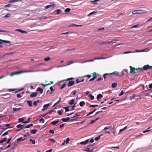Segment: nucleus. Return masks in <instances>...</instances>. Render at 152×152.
Here are the masks:
<instances>
[{"mask_svg":"<svg viewBox=\"0 0 152 152\" xmlns=\"http://www.w3.org/2000/svg\"><path fill=\"white\" fill-rule=\"evenodd\" d=\"M129 67L130 69V73L131 74L133 75L136 73L135 71V70H140L141 71L139 72H142V70H146L148 69H152V66H150L149 65L147 64L144 66L143 67L141 68H135L131 66H130Z\"/></svg>","mask_w":152,"mask_h":152,"instance_id":"nucleus-1","label":"nucleus"},{"mask_svg":"<svg viewBox=\"0 0 152 152\" xmlns=\"http://www.w3.org/2000/svg\"><path fill=\"white\" fill-rule=\"evenodd\" d=\"M33 71H30V70H28V71H19L15 72H13L11 74L10 76H12L14 75H18L19 74H21L24 73L26 72H33Z\"/></svg>","mask_w":152,"mask_h":152,"instance_id":"nucleus-2","label":"nucleus"},{"mask_svg":"<svg viewBox=\"0 0 152 152\" xmlns=\"http://www.w3.org/2000/svg\"><path fill=\"white\" fill-rule=\"evenodd\" d=\"M15 54L14 53H7L5 54L1 53L0 54V57H6L7 56H14V54Z\"/></svg>","mask_w":152,"mask_h":152,"instance_id":"nucleus-3","label":"nucleus"},{"mask_svg":"<svg viewBox=\"0 0 152 152\" xmlns=\"http://www.w3.org/2000/svg\"><path fill=\"white\" fill-rule=\"evenodd\" d=\"M61 120L65 122H67L69 121H75L76 120V119H72L70 120V118L69 117H67L66 118H62L61 119Z\"/></svg>","mask_w":152,"mask_h":152,"instance_id":"nucleus-4","label":"nucleus"},{"mask_svg":"<svg viewBox=\"0 0 152 152\" xmlns=\"http://www.w3.org/2000/svg\"><path fill=\"white\" fill-rule=\"evenodd\" d=\"M23 89H24V88H21V89H8V91H9V92H10L11 91H15V93H16L18 92H19V91H22Z\"/></svg>","mask_w":152,"mask_h":152,"instance_id":"nucleus-5","label":"nucleus"},{"mask_svg":"<svg viewBox=\"0 0 152 152\" xmlns=\"http://www.w3.org/2000/svg\"><path fill=\"white\" fill-rule=\"evenodd\" d=\"M55 6V4L53 2L52 3H50V4L48 5L45 6V9H48L50 7L53 8Z\"/></svg>","mask_w":152,"mask_h":152,"instance_id":"nucleus-6","label":"nucleus"},{"mask_svg":"<svg viewBox=\"0 0 152 152\" xmlns=\"http://www.w3.org/2000/svg\"><path fill=\"white\" fill-rule=\"evenodd\" d=\"M76 50H77L75 48H73L71 49L69 48L67 50V51L69 52V53L73 54L75 52H76Z\"/></svg>","mask_w":152,"mask_h":152,"instance_id":"nucleus-7","label":"nucleus"},{"mask_svg":"<svg viewBox=\"0 0 152 152\" xmlns=\"http://www.w3.org/2000/svg\"><path fill=\"white\" fill-rule=\"evenodd\" d=\"M134 52H141V50H136L134 52H132L131 51H125L123 52V54H128L132 53H134Z\"/></svg>","mask_w":152,"mask_h":152,"instance_id":"nucleus-8","label":"nucleus"},{"mask_svg":"<svg viewBox=\"0 0 152 152\" xmlns=\"http://www.w3.org/2000/svg\"><path fill=\"white\" fill-rule=\"evenodd\" d=\"M75 82L74 81H69V83L68 84L67 86L68 87H70L73 86Z\"/></svg>","mask_w":152,"mask_h":152,"instance_id":"nucleus-9","label":"nucleus"},{"mask_svg":"<svg viewBox=\"0 0 152 152\" xmlns=\"http://www.w3.org/2000/svg\"><path fill=\"white\" fill-rule=\"evenodd\" d=\"M50 106V104L48 103L44 105L43 106V108L42 109V111H44L48 108Z\"/></svg>","mask_w":152,"mask_h":152,"instance_id":"nucleus-10","label":"nucleus"},{"mask_svg":"<svg viewBox=\"0 0 152 152\" xmlns=\"http://www.w3.org/2000/svg\"><path fill=\"white\" fill-rule=\"evenodd\" d=\"M38 95L37 93V92H33L30 95V97L31 98L35 97Z\"/></svg>","mask_w":152,"mask_h":152,"instance_id":"nucleus-11","label":"nucleus"},{"mask_svg":"<svg viewBox=\"0 0 152 152\" xmlns=\"http://www.w3.org/2000/svg\"><path fill=\"white\" fill-rule=\"evenodd\" d=\"M107 58H94L93 60H90L87 61V62H91L97 59H105Z\"/></svg>","mask_w":152,"mask_h":152,"instance_id":"nucleus-12","label":"nucleus"},{"mask_svg":"<svg viewBox=\"0 0 152 152\" xmlns=\"http://www.w3.org/2000/svg\"><path fill=\"white\" fill-rule=\"evenodd\" d=\"M138 14H144L147 12L146 10H138Z\"/></svg>","mask_w":152,"mask_h":152,"instance_id":"nucleus-13","label":"nucleus"},{"mask_svg":"<svg viewBox=\"0 0 152 152\" xmlns=\"http://www.w3.org/2000/svg\"><path fill=\"white\" fill-rule=\"evenodd\" d=\"M16 31H19L21 33H23V34H27V32L26 31H23L21 29H17L15 30Z\"/></svg>","mask_w":152,"mask_h":152,"instance_id":"nucleus-14","label":"nucleus"},{"mask_svg":"<svg viewBox=\"0 0 152 152\" xmlns=\"http://www.w3.org/2000/svg\"><path fill=\"white\" fill-rule=\"evenodd\" d=\"M53 82L50 81V83H46L45 84H41V85L43 86L45 88V86H49L52 84H53Z\"/></svg>","mask_w":152,"mask_h":152,"instance_id":"nucleus-15","label":"nucleus"},{"mask_svg":"<svg viewBox=\"0 0 152 152\" xmlns=\"http://www.w3.org/2000/svg\"><path fill=\"white\" fill-rule=\"evenodd\" d=\"M83 26L82 25H77V24H72L71 25H70L69 26H68V27H73V26H77V27H80V26Z\"/></svg>","mask_w":152,"mask_h":152,"instance_id":"nucleus-16","label":"nucleus"},{"mask_svg":"<svg viewBox=\"0 0 152 152\" xmlns=\"http://www.w3.org/2000/svg\"><path fill=\"white\" fill-rule=\"evenodd\" d=\"M93 149H90V148H87L85 151L87 152H93Z\"/></svg>","mask_w":152,"mask_h":152,"instance_id":"nucleus-17","label":"nucleus"},{"mask_svg":"<svg viewBox=\"0 0 152 152\" xmlns=\"http://www.w3.org/2000/svg\"><path fill=\"white\" fill-rule=\"evenodd\" d=\"M89 139H87L85 141H83L81 142L80 143L81 145H86L88 143V142L89 141Z\"/></svg>","mask_w":152,"mask_h":152,"instance_id":"nucleus-18","label":"nucleus"},{"mask_svg":"<svg viewBox=\"0 0 152 152\" xmlns=\"http://www.w3.org/2000/svg\"><path fill=\"white\" fill-rule=\"evenodd\" d=\"M26 139L25 138H24L23 139L22 137H20L17 139V141H21L24 140Z\"/></svg>","mask_w":152,"mask_h":152,"instance_id":"nucleus-19","label":"nucleus"},{"mask_svg":"<svg viewBox=\"0 0 152 152\" xmlns=\"http://www.w3.org/2000/svg\"><path fill=\"white\" fill-rule=\"evenodd\" d=\"M21 109H22V108H21V107H19V108H16L14 107L13 108V110L14 112H16V111H18Z\"/></svg>","mask_w":152,"mask_h":152,"instance_id":"nucleus-20","label":"nucleus"},{"mask_svg":"<svg viewBox=\"0 0 152 152\" xmlns=\"http://www.w3.org/2000/svg\"><path fill=\"white\" fill-rule=\"evenodd\" d=\"M37 90L40 92L41 94H42L43 92V89L42 88H41L40 87H39L37 89Z\"/></svg>","mask_w":152,"mask_h":152,"instance_id":"nucleus-21","label":"nucleus"},{"mask_svg":"<svg viewBox=\"0 0 152 152\" xmlns=\"http://www.w3.org/2000/svg\"><path fill=\"white\" fill-rule=\"evenodd\" d=\"M37 131V129H33L30 131V133L33 134H35Z\"/></svg>","mask_w":152,"mask_h":152,"instance_id":"nucleus-22","label":"nucleus"},{"mask_svg":"<svg viewBox=\"0 0 152 152\" xmlns=\"http://www.w3.org/2000/svg\"><path fill=\"white\" fill-rule=\"evenodd\" d=\"M103 97V95L101 94H99L97 95V99L98 100H99L101 98H102Z\"/></svg>","mask_w":152,"mask_h":152,"instance_id":"nucleus-23","label":"nucleus"},{"mask_svg":"<svg viewBox=\"0 0 152 152\" xmlns=\"http://www.w3.org/2000/svg\"><path fill=\"white\" fill-rule=\"evenodd\" d=\"M0 41H2V42H4L5 43H10V45H11V44L10 43V41H7V40H2V39H0Z\"/></svg>","mask_w":152,"mask_h":152,"instance_id":"nucleus-24","label":"nucleus"},{"mask_svg":"<svg viewBox=\"0 0 152 152\" xmlns=\"http://www.w3.org/2000/svg\"><path fill=\"white\" fill-rule=\"evenodd\" d=\"M85 104V102L84 101H82L80 102L79 104L80 107H83Z\"/></svg>","mask_w":152,"mask_h":152,"instance_id":"nucleus-25","label":"nucleus"},{"mask_svg":"<svg viewBox=\"0 0 152 152\" xmlns=\"http://www.w3.org/2000/svg\"><path fill=\"white\" fill-rule=\"evenodd\" d=\"M24 121V119L23 118H20L18 119V122H22L24 123V122H25Z\"/></svg>","mask_w":152,"mask_h":152,"instance_id":"nucleus-26","label":"nucleus"},{"mask_svg":"<svg viewBox=\"0 0 152 152\" xmlns=\"http://www.w3.org/2000/svg\"><path fill=\"white\" fill-rule=\"evenodd\" d=\"M80 116V115H78L77 114H75V115L73 116V117H71V118H75L76 119L78 118H79V117Z\"/></svg>","mask_w":152,"mask_h":152,"instance_id":"nucleus-27","label":"nucleus"},{"mask_svg":"<svg viewBox=\"0 0 152 152\" xmlns=\"http://www.w3.org/2000/svg\"><path fill=\"white\" fill-rule=\"evenodd\" d=\"M7 140V138H4L2 139V140H0V143H3L4 142H5Z\"/></svg>","mask_w":152,"mask_h":152,"instance_id":"nucleus-28","label":"nucleus"},{"mask_svg":"<svg viewBox=\"0 0 152 152\" xmlns=\"http://www.w3.org/2000/svg\"><path fill=\"white\" fill-rule=\"evenodd\" d=\"M73 79H74V78L73 77L68 78V79H66L62 80H61V81H60V83H61L64 81H68V80H72Z\"/></svg>","mask_w":152,"mask_h":152,"instance_id":"nucleus-29","label":"nucleus"},{"mask_svg":"<svg viewBox=\"0 0 152 152\" xmlns=\"http://www.w3.org/2000/svg\"><path fill=\"white\" fill-rule=\"evenodd\" d=\"M117 85V83H112L111 86L113 88H115L116 86Z\"/></svg>","mask_w":152,"mask_h":152,"instance_id":"nucleus-30","label":"nucleus"},{"mask_svg":"<svg viewBox=\"0 0 152 152\" xmlns=\"http://www.w3.org/2000/svg\"><path fill=\"white\" fill-rule=\"evenodd\" d=\"M27 102L28 104L29 105V106L30 107H31L32 106V102L31 101H27Z\"/></svg>","mask_w":152,"mask_h":152,"instance_id":"nucleus-31","label":"nucleus"},{"mask_svg":"<svg viewBox=\"0 0 152 152\" xmlns=\"http://www.w3.org/2000/svg\"><path fill=\"white\" fill-rule=\"evenodd\" d=\"M33 124H31L26 126L25 127V128L26 129V128H29L32 127V126H33Z\"/></svg>","mask_w":152,"mask_h":152,"instance_id":"nucleus-32","label":"nucleus"},{"mask_svg":"<svg viewBox=\"0 0 152 152\" xmlns=\"http://www.w3.org/2000/svg\"><path fill=\"white\" fill-rule=\"evenodd\" d=\"M74 62V61H70L67 62V65H69Z\"/></svg>","mask_w":152,"mask_h":152,"instance_id":"nucleus-33","label":"nucleus"},{"mask_svg":"<svg viewBox=\"0 0 152 152\" xmlns=\"http://www.w3.org/2000/svg\"><path fill=\"white\" fill-rule=\"evenodd\" d=\"M11 16V15L10 14L8 13L7 14L4 16L3 17V18H7L10 17Z\"/></svg>","mask_w":152,"mask_h":152,"instance_id":"nucleus-34","label":"nucleus"},{"mask_svg":"<svg viewBox=\"0 0 152 152\" xmlns=\"http://www.w3.org/2000/svg\"><path fill=\"white\" fill-rule=\"evenodd\" d=\"M29 141L30 142H31L33 144H34L36 143L35 141L34 140H33L32 139H30L29 140Z\"/></svg>","mask_w":152,"mask_h":152,"instance_id":"nucleus-35","label":"nucleus"},{"mask_svg":"<svg viewBox=\"0 0 152 152\" xmlns=\"http://www.w3.org/2000/svg\"><path fill=\"white\" fill-rule=\"evenodd\" d=\"M75 102V100L74 99H72L70 100V102H69V103L70 105H72L74 104Z\"/></svg>","mask_w":152,"mask_h":152,"instance_id":"nucleus-36","label":"nucleus"},{"mask_svg":"<svg viewBox=\"0 0 152 152\" xmlns=\"http://www.w3.org/2000/svg\"><path fill=\"white\" fill-rule=\"evenodd\" d=\"M88 96L90 97V99L91 100H93L94 98V96L91 94H89Z\"/></svg>","mask_w":152,"mask_h":152,"instance_id":"nucleus-37","label":"nucleus"},{"mask_svg":"<svg viewBox=\"0 0 152 152\" xmlns=\"http://www.w3.org/2000/svg\"><path fill=\"white\" fill-rule=\"evenodd\" d=\"M71 10V9L69 8H67L65 10V12L67 13L69 12Z\"/></svg>","mask_w":152,"mask_h":152,"instance_id":"nucleus-38","label":"nucleus"},{"mask_svg":"<svg viewBox=\"0 0 152 152\" xmlns=\"http://www.w3.org/2000/svg\"><path fill=\"white\" fill-rule=\"evenodd\" d=\"M101 135H101L100 136H98L97 137H96L95 138V140L96 141H97V140H99L100 139V136Z\"/></svg>","mask_w":152,"mask_h":152,"instance_id":"nucleus-39","label":"nucleus"},{"mask_svg":"<svg viewBox=\"0 0 152 152\" xmlns=\"http://www.w3.org/2000/svg\"><path fill=\"white\" fill-rule=\"evenodd\" d=\"M69 140H70L69 138V137H68V138H67L66 141H64V142H66V144H68L69 143Z\"/></svg>","mask_w":152,"mask_h":152,"instance_id":"nucleus-40","label":"nucleus"},{"mask_svg":"<svg viewBox=\"0 0 152 152\" xmlns=\"http://www.w3.org/2000/svg\"><path fill=\"white\" fill-rule=\"evenodd\" d=\"M31 119V118H29L28 119V120H27V121H25L24 122V123H25V124H26V123H28L30 122V120Z\"/></svg>","mask_w":152,"mask_h":152,"instance_id":"nucleus-41","label":"nucleus"},{"mask_svg":"<svg viewBox=\"0 0 152 152\" xmlns=\"http://www.w3.org/2000/svg\"><path fill=\"white\" fill-rule=\"evenodd\" d=\"M139 24H137V25H134L132 26V28H134L137 27L139 25Z\"/></svg>","mask_w":152,"mask_h":152,"instance_id":"nucleus-42","label":"nucleus"},{"mask_svg":"<svg viewBox=\"0 0 152 152\" xmlns=\"http://www.w3.org/2000/svg\"><path fill=\"white\" fill-rule=\"evenodd\" d=\"M0 32H5L7 33H11V32L9 31H6L5 30H0Z\"/></svg>","mask_w":152,"mask_h":152,"instance_id":"nucleus-43","label":"nucleus"},{"mask_svg":"<svg viewBox=\"0 0 152 152\" xmlns=\"http://www.w3.org/2000/svg\"><path fill=\"white\" fill-rule=\"evenodd\" d=\"M132 13L133 14H138V10H136L133 11L132 12Z\"/></svg>","mask_w":152,"mask_h":152,"instance_id":"nucleus-44","label":"nucleus"},{"mask_svg":"<svg viewBox=\"0 0 152 152\" xmlns=\"http://www.w3.org/2000/svg\"><path fill=\"white\" fill-rule=\"evenodd\" d=\"M50 59V58H45L44 60L45 61H48Z\"/></svg>","mask_w":152,"mask_h":152,"instance_id":"nucleus-45","label":"nucleus"},{"mask_svg":"<svg viewBox=\"0 0 152 152\" xmlns=\"http://www.w3.org/2000/svg\"><path fill=\"white\" fill-rule=\"evenodd\" d=\"M69 106L67 107H66L64 108V109L65 110V112H68L69 111Z\"/></svg>","mask_w":152,"mask_h":152,"instance_id":"nucleus-46","label":"nucleus"},{"mask_svg":"<svg viewBox=\"0 0 152 152\" xmlns=\"http://www.w3.org/2000/svg\"><path fill=\"white\" fill-rule=\"evenodd\" d=\"M66 86V84L65 83L63 85H62L60 89H62L64 88Z\"/></svg>","mask_w":152,"mask_h":152,"instance_id":"nucleus-47","label":"nucleus"},{"mask_svg":"<svg viewBox=\"0 0 152 152\" xmlns=\"http://www.w3.org/2000/svg\"><path fill=\"white\" fill-rule=\"evenodd\" d=\"M51 124L53 125H55L57 124V121H53L51 122Z\"/></svg>","mask_w":152,"mask_h":152,"instance_id":"nucleus-48","label":"nucleus"},{"mask_svg":"<svg viewBox=\"0 0 152 152\" xmlns=\"http://www.w3.org/2000/svg\"><path fill=\"white\" fill-rule=\"evenodd\" d=\"M98 105L97 104H95V105H91L89 106V107H97L98 106Z\"/></svg>","mask_w":152,"mask_h":152,"instance_id":"nucleus-49","label":"nucleus"},{"mask_svg":"<svg viewBox=\"0 0 152 152\" xmlns=\"http://www.w3.org/2000/svg\"><path fill=\"white\" fill-rule=\"evenodd\" d=\"M62 12V11L60 9H58V15L61 13Z\"/></svg>","mask_w":152,"mask_h":152,"instance_id":"nucleus-50","label":"nucleus"},{"mask_svg":"<svg viewBox=\"0 0 152 152\" xmlns=\"http://www.w3.org/2000/svg\"><path fill=\"white\" fill-rule=\"evenodd\" d=\"M119 73V72H117L116 71L114 72L111 73V74H114L115 75H118Z\"/></svg>","mask_w":152,"mask_h":152,"instance_id":"nucleus-51","label":"nucleus"},{"mask_svg":"<svg viewBox=\"0 0 152 152\" xmlns=\"http://www.w3.org/2000/svg\"><path fill=\"white\" fill-rule=\"evenodd\" d=\"M148 48H146L145 49H143V50H141V52H145V51L146 52L147 51H146L148 50Z\"/></svg>","mask_w":152,"mask_h":152,"instance_id":"nucleus-52","label":"nucleus"},{"mask_svg":"<svg viewBox=\"0 0 152 152\" xmlns=\"http://www.w3.org/2000/svg\"><path fill=\"white\" fill-rule=\"evenodd\" d=\"M12 137H11L7 141V144H8L10 143V141L12 140Z\"/></svg>","mask_w":152,"mask_h":152,"instance_id":"nucleus-53","label":"nucleus"},{"mask_svg":"<svg viewBox=\"0 0 152 152\" xmlns=\"http://www.w3.org/2000/svg\"><path fill=\"white\" fill-rule=\"evenodd\" d=\"M148 95V93H145L144 94H142L141 96H146Z\"/></svg>","mask_w":152,"mask_h":152,"instance_id":"nucleus-54","label":"nucleus"},{"mask_svg":"<svg viewBox=\"0 0 152 152\" xmlns=\"http://www.w3.org/2000/svg\"><path fill=\"white\" fill-rule=\"evenodd\" d=\"M17 97L18 98H20L22 97V96L20 94H18L17 95Z\"/></svg>","mask_w":152,"mask_h":152,"instance_id":"nucleus-55","label":"nucleus"},{"mask_svg":"<svg viewBox=\"0 0 152 152\" xmlns=\"http://www.w3.org/2000/svg\"><path fill=\"white\" fill-rule=\"evenodd\" d=\"M33 104L35 106H36L38 104L36 102V101H34L33 103Z\"/></svg>","mask_w":152,"mask_h":152,"instance_id":"nucleus-56","label":"nucleus"},{"mask_svg":"<svg viewBox=\"0 0 152 152\" xmlns=\"http://www.w3.org/2000/svg\"><path fill=\"white\" fill-rule=\"evenodd\" d=\"M49 132L52 134H53L54 133V131L53 130H50L49 131Z\"/></svg>","mask_w":152,"mask_h":152,"instance_id":"nucleus-57","label":"nucleus"},{"mask_svg":"<svg viewBox=\"0 0 152 152\" xmlns=\"http://www.w3.org/2000/svg\"><path fill=\"white\" fill-rule=\"evenodd\" d=\"M8 134V132H5L4 134H3L2 135V136H5V135H7Z\"/></svg>","mask_w":152,"mask_h":152,"instance_id":"nucleus-58","label":"nucleus"},{"mask_svg":"<svg viewBox=\"0 0 152 152\" xmlns=\"http://www.w3.org/2000/svg\"><path fill=\"white\" fill-rule=\"evenodd\" d=\"M87 77L89 78L91 77V75H85V76H84L83 77Z\"/></svg>","mask_w":152,"mask_h":152,"instance_id":"nucleus-59","label":"nucleus"},{"mask_svg":"<svg viewBox=\"0 0 152 152\" xmlns=\"http://www.w3.org/2000/svg\"><path fill=\"white\" fill-rule=\"evenodd\" d=\"M94 144H91V145H88L87 146V147H88L87 148H90V149L91 148V147H92L93 146Z\"/></svg>","mask_w":152,"mask_h":152,"instance_id":"nucleus-60","label":"nucleus"},{"mask_svg":"<svg viewBox=\"0 0 152 152\" xmlns=\"http://www.w3.org/2000/svg\"><path fill=\"white\" fill-rule=\"evenodd\" d=\"M23 125H22L21 124H18L17 126V127L18 128H20V127H21L23 126Z\"/></svg>","mask_w":152,"mask_h":152,"instance_id":"nucleus-61","label":"nucleus"},{"mask_svg":"<svg viewBox=\"0 0 152 152\" xmlns=\"http://www.w3.org/2000/svg\"><path fill=\"white\" fill-rule=\"evenodd\" d=\"M50 140L51 142H53V143H54L55 142V140L53 139H52L51 138H50L49 139Z\"/></svg>","mask_w":152,"mask_h":152,"instance_id":"nucleus-62","label":"nucleus"},{"mask_svg":"<svg viewBox=\"0 0 152 152\" xmlns=\"http://www.w3.org/2000/svg\"><path fill=\"white\" fill-rule=\"evenodd\" d=\"M124 94V92L123 91V90H122L121 91V93L119 94V96H121L123 95Z\"/></svg>","mask_w":152,"mask_h":152,"instance_id":"nucleus-63","label":"nucleus"},{"mask_svg":"<svg viewBox=\"0 0 152 152\" xmlns=\"http://www.w3.org/2000/svg\"><path fill=\"white\" fill-rule=\"evenodd\" d=\"M58 113L60 115H61L62 114L61 111L60 110L58 111Z\"/></svg>","mask_w":152,"mask_h":152,"instance_id":"nucleus-64","label":"nucleus"}]
</instances>
